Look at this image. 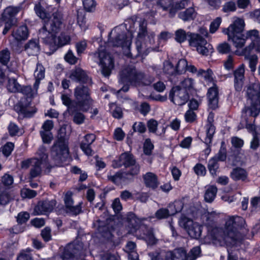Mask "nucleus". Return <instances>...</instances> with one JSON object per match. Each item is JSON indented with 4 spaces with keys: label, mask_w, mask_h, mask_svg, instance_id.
I'll return each mask as SVG.
<instances>
[{
    "label": "nucleus",
    "mask_w": 260,
    "mask_h": 260,
    "mask_svg": "<svg viewBox=\"0 0 260 260\" xmlns=\"http://www.w3.org/2000/svg\"><path fill=\"white\" fill-rule=\"evenodd\" d=\"M143 238L145 239L148 244L153 245L157 242V240L151 230H148L147 233L144 234V237Z\"/></svg>",
    "instance_id": "61"
},
{
    "label": "nucleus",
    "mask_w": 260,
    "mask_h": 260,
    "mask_svg": "<svg viewBox=\"0 0 260 260\" xmlns=\"http://www.w3.org/2000/svg\"><path fill=\"white\" fill-rule=\"evenodd\" d=\"M183 208V204L180 201H175L170 203L168 206L170 216L174 215L176 213L180 212Z\"/></svg>",
    "instance_id": "46"
},
{
    "label": "nucleus",
    "mask_w": 260,
    "mask_h": 260,
    "mask_svg": "<svg viewBox=\"0 0 260 260\" xmlns=\"http://www.w3.org/2000/svg\"><path fill=\"white\" fill-rule=\"evenodd\" d=\"M154 36L153 32L148 34L146 22L143 20L140 24L139 31L135 43L137 51V53L135 55V57L141 56L143 58L152 51H159L158 47L153 46Z\"/></svg>",
    "instance_id": "4"
},
{
    "label": "nucleus",
    "mask_w": 260,
    "mask_h": 260,
    "mask_svg": "<svg viewBox=\"0 0 260 260\" xmlns=\"http://www.w3.org/2000/svg\"><path fill=\"white\" fill-rule=\"evenodd\" d=\"M154 149V145L150 139H147L144 142L143 145V152L146 155H150Z\"/></svg>",
    "instance_id": "58"
},
{
    "label": "nucleus",
    "mask_w": 260,
    "mask_h": 260,
    "mask_svg": "<svg viewBox=\"0 0 260 260\" xmlns=\"http://www.w3.org/2000/svg\"><path fill=\"white\" fill-rule=\"evenodd\" d=\"M180 226L187 232L188 235L192 238L198 239L202 233V226L197 222L184 215H182L179 220Z\"/></svg>",
    "instance_id": "13"
},
{
    "label": "nucleus",
    "mask_w": 260,
    "mask_h": 260,
    "mask_svg": "<svg viewBox=\"0 0 260 260\" xmlns=\"http://www.w3.org/2000/svg\"><path fill=\"white\" fill-rule=\"evenodd\" d=\"M245 221L243 217L232 216L226 219L223 228L214 230L218 233L215 238L221 240L228 247V260H237V251L245 250V244L240 231L245 228Z\"/></svg>",
    "instance_id": "1"
},
{
    "label": "nucleus",
    "mask_w": 260,
    "mask_h": 260,
    "mask_svg": "<svg viewBox=\"0 0 260 260\" xmlns=\"http://www.w3.org/2000/svg\"><path fill=\"white\" fill-rule=\"evenodd\" d=\"M207 98L210 109L215 110L218 107V88L216 84L209 87Z\"/></svg>",
    "instance_id": "22"
},
{
    "label": "nucleus",
    "mask_w": 260,
    "mask_h": 260,
    "mask_svg": "<svg viewBox=\"0 0 260 260\" xmlns=\"http://www.w3.org/2000/svg\"><path fill=\"white\" fill-rule=\"evenodd\" d=\"M155 217L158 219L167 218L170 216V212L167 208H161L156 211L155 213Z\"/></svg>",
    "instance_id": "59"
},
{
    "label": "nucleus",
    "mask_w": 260,
    "mask_h": 260,
    "mask_svg": "<svg viewBox=\"0 0 260 260\" xmlns=\"http://www.w3.org/2000/svg\"><path fill=\"white\" fill-rule=\"evenodd\" d=\"M213 157H215L217 161H224L226 158V149L224 146V142H222L218 152Z\"/></svg>",
    "instance_id": "53"
},
{
    "label": "nucleus",
    "mask_w": 260,
    "mask_h": 260,
    "mask_svg": "<svg viewBox=\"0 0 260 260\" xmlns=\"http://www.w3.org/2000/svg\"><path fill=\"white\" fill-rule=\"evenodd\" d=\"M248 177V173L247 171L241 168L236 167L234 168L231 172V177L235 181L241 180L245 181Z\"/></svg>",
    "instance_id": "32"
},
{
    "label": "nucleus",
    "mask_w": 260,
    "mask_h": 260,
    "mask_svg": "<svg viewBox=\"0 0 260 260\" xmlns=\"http://www.w3.org/2000/svg\"><path fill=\"white\" fill-rule=\"evenodd\" d=\"M194 84L195 82L193 79L187 78L182 80L179 86L182 90L187 92L194 89Z\"/></svg>",
    "instance_id": "44"
},
{
    "label": "nucleus",
    "mask_w": 260,
    "mask_h": 260,
    "mask_svg": "<svg viewBox=\"0 0 260 260\" xmlns=\"http://www.w3.org/2000/svg\"><path fill=\"white\" fill-rule=\"evenodd\" d=\"M44 25L47 26V28L56 35L61 28L62 25V19L57 14H53L52 18L45 21Z\"/></svg>",
    "instance_id": "23"
},
{
    "label": "nucleus",
    "mask_w": 260,
    "mask_h": 260,
    "mask_svg": "<svg viewBox=\"0 0 260 260\" xmlns=\"http://www.w3.org/2000/svg\"><path fill=\"white\" fill-rule=\"evenodd\" d=\"M95 61H99L101 68L102 74L106 77H109L114 67V61L113 56L108 53L105 48L101 47L93 54Z\"/></svg>",
    "instance_id": "8"
},
{
    "label": "nucleus",
    "mask_w": 260,
    "mask_h": 260,
    "mask_svg": "<svg viewBox=\"0 0 260 260\" xmlns=\"http://www.w3.org/2000/svg\"><path fill=\"white\" fill-rule=\"evenodd\" d=\"M187 64V61L185 59L179 60L175 67L177 75L183 74L186 71Z\"/></svg>",
    "instance_id": "50"
},
{
    "label": "nucleus",
    "mask_w": 260,
    "mask_h": 260,
    "mask_svg": "<svg viewBox=\"0 0 260 260\" xmlns=\"http://www.w3.org/2000/svg\"><path fill=\"white\" fill-rule=\"evenodd\" d=\"M56 204L55 200L39 201L34 208V214L35 215H47L53 211Z\"/></svg>",
    "instance_id": "16"
},
{
    "label": "nucleus",
    "mask_w": 260,
    "mask_h": 260,
    "mask_svg": "<svg viewBox=\"0 0 260 260\" xmlns=\"http://www.w3.org/2000/svg\"><path fill=\"white\" fill-rule=\"evenodd\" d=\"M219 167V164L218 163V161L215 159V157H212L209 160L207 167L210 174L212 176H216Z\"/></svg>",
    "instance_id": "45"
},
{
    "label": "nucleus",
    "mask_w": 260,
    "mask_h": 260,
    "mask_svg": "<svg viewBox=\"0 0 260 260\" xmlns=\"http://www.w3.org/2000/svg\"><path fill=\"white\" fill-rule=\"evenodd\" d=\"M108 222L109 219L107 217L103 219H98L93 222V225L99 233L103 234L108 230Z\"/></svg>",
    "instance_id": "37"
},
{
    "label": "nucleus",
    "mask_w": 260,
    "mask_h": 260,
    "mask_svg": "<svg viewBox=\"0 0 260 260\" xmlns=\"http://www.w3.org/2000/svg\"><path fill=\"white\" fill-rule=\"evenodd\" d=\"M110 107L112 115L114 118L120 119L122 117L123 113L121 107L117 106L114 103L111 104Z\"/></svg>",
    "instance_id": "55"
},
{
    "label": "nucleus",
    "mask_w": 260,
    "mask_h": 260,
    "mask_svg": "<svg viewBox=\"0 0 260 260\" xmlns=\"http://www.w3.org/2000/svg\"><path fill=\"white\" fill-rule=\"evenodd\" d=\"M129 171L124 172L126 174V177L128 181L132 180L135 176H137L140 173V166L139 164L135 162V165H132Z\"/></svg>",
    "instance_id": "43"
},
{
    "label": "nucleus",
    "mask_w": 260,
    "mask_h": 260,
    "mask_svg": "<svg viewBox=\"0 0 260 260\" xmlns=\"http://www.w3.org/2000/svg\"><path fill=\"white\" fill-rule=\"evenodd\" d=\"M14 148V144L12 142L6 143L2 148L3 154L6 157L9 156L11 154Z\"/></svg>",
    "instance_id": "63"
},
{
    "label": "nucleus",
    "mask_w": 260,
    "mask_h": 260,
    "mask_svg": "<svg viewBox=\"0 0 260 260\" xmlns=\"http://www.w3.org/2000/svg\"><path fill=\"white\" fill-rule=\"evenodd\" d=\"M17 260H32L30 250L26 249V250L21 251L18 255Z\"/></svg>",
    "instance_id": "64"
},
{
    "label": "nucleus",
    "mask_w": 260,
    "mask_h": 260,
    "mask_svg": "<svg viewBox=\"0 0 260 260\" xmlns=\"http://www.w3.org/2000/svg\"><path fill=\"white\" fill-rule=\"evenodd\" d=\"M143 179L147 187L155 189L158 185L156 176L151 172H148L144 175Z\"/></svg>",
    "instance_id": "33"
},
{
    "label": "nucleus",
    "mask_w": 260,
    "mask_h": 260,
    "mask_svg": "<svg viewBox=\"0 0 260 260\" xmlns=\"http://www.w3.org/2000/svg\"><path fill=\"white\" fill-rule=\"evenodd\" d=\"M164 72L168 76L169 80L171 82H176L173 79V77L177 75L176 68L174 67L173 64L171 62L165 61L164 63Z\"/></svg>",
    "instance_id": "34"
},
{
    "label": "nucleus",
    "mask_w": 260,
    "mask_h": 260,
    "mask_svg": "<svg viewBox=\"0 0 260 260\" xmlns=\"http://www.w3.org/2000/svg\"><path fill=\"white\" fill-rule=\"evenodd\" d=\"M34 10L37 15L42 19H45L47 18L48 14L40 3L35 5Z\"/></svg>",
    "instance_id": "56"
},
{
    "label": "nucleus",
    "mask_w": 260,
    "mask_h": 260,
    "mask_svg": "<svg viewBox=\"0 0 260 260\" xmlns=\"http://www.w3.org/2000/svg\"><path fill=\"white\" fill-rule=\"evenodd\" d=\"M248 98L251 101L250 106L243 109V116L247 119V116L257 117L260 113V86L258 84L249 85L246 90Z\"/></svg>",
    "instance_id": "7"
},
{
    "label": "nucleus",
    "mask_w": 260,
    "mask_h": 260,
    "mask_svg": "<svg viewBox=\"0 0 260 260\" xmlns=\"http://www.w3.org/2000/svg\"><path fill=\"white\" fill-rule=\"evenodd\" d=\"M83 5L87 12H93L95 9L96 5L94 0H83Z\"/></svg>",
    "instance_id": "60"
},
{
    "label": "nucleus",
    "mask_w": 260,
    "mask_h": 260,
    "mask_svg": "<svg viewBox=\"0 0 260 260\" xmlns=\"http://www.w3.org/2000/svg\"><path fill=\"white\" fill-rule=\"evenodd\" d=\"M18 92L22 93L24 96L23 98H31L34 96L35 94H37V91H35L34 92L32 90L31 86H20V90H18Z\"/></svg>",
    "instance_id": "49"
},
{
    "label": "nucleus",
    "mask_w": 260,
    "mask_h": 260,
    "mask_svg": "<svg viewBox=\"0 0 260 260\" xmlns=\"http://www.w3.org/2000/svg\"><path fill=\"white\" fill-rule=\"evenodd\" d=\"M188 42L189 46L196 48L197 51L202 55L207 56L213 51L212 46L199 34L189 32Z\"/></svg>",
    "instance_id": "9"
},
{
    "label": "nucleus",
    "mask_w": 260,
    "mask_h": 260,
    "mask_svg": "<svg viewBox=\"0 0 260 260\" xmlns=\"http://www.w3.org/2000/svg\"><path fill=\"white\" fill-rule=\"evenodd\" d=\"M136 245L132 241L128 242L125 247V251L128 254L129 260H139L138 254L136 251Z\"/></svg>",
    "instance_id": "40"
},
{
    "label": "nucleus",
    "mask_w": 260,
    "mask_h": 260,
    "mask_svg": "<svg viewBox=\"0 0 260 260\" xmlns=\"http://www.w3.org/2000/svg\"><path fill=\"white\" fill-rule=\"evenodd\" d=\"M187 2L185 0L176 3L175 4L174 3L173 7L170 10V17H174L177 11L179 10L184 8Z\"/></svg>",
    "instance_id": "54"
},
{
    "label": "nucleus",
    "mask_w": 260,
    "mask_h": 260,
    "mask_svg": "<svg viewBox=\"0 0 260 260\" xmlns=\"http://www.w3.org/2000/svg\"><path fill=\"white\" fill-rule=\"evenodd\" d=\"M245 26L244 21L242 19L238 18L231 24L228 28L224 29L223 32L227 35L229 40H231L234 45L237 48H242L245 44V41L249 39L251 43L248 47L244 49V52L250 51L260 45L259 32L256 29H252L247 31L246 35L243 34Z\"/></svg>",
    "instance_id": "2"
},
{
    "label": "nucleus",
    "mask_w": 260,
    "mask_h": 260,
    "mask_svg": "<svg viewBox=\"0 0 260 260\" xmlns=\"http://www.w3.org/2000/svg\"><path fill=\"white\" fill-rule=\"evenodd\" d=\"M45 68L43 65L40 63H38L36 66V69L34 72V76L35 78V82L34 84V88L37 91L40 84V81L45 77Z\"/></svg>",
    "instance_id": "30"
},
{
    "label": "nucleus",
    "mask_w": 260,
    "mask_h": 260,
    "mask_svg": "<svg viewBox=\"0 0 260 260\" xmlns=\"http://www.w3.org/2000/svg\"><path fill=\"white\" fill-rule=\"evenodd\" d=\"M245 69L243 64L240 65L234 72V87L237 91L242 90L244 80Z\"/></svg>",
    "instance_id": "25"
},
{
    "label": "nucleus",
    "mask_w": 260,
    "mask_h": 260,
    "mask_svg": "<svg viewBox=\"0 0 260 260\" xmlns=\"http://www.w3.org/2000/svg\"><path fill=\"white\" fill-rule=\"evenodd\" d=\"M189 32H186L182 28L178 29L175 31V40L179 44H182L186 40L188 41Z\"/></svg>",
    "instance_id": "41"
},
{
    "label": "nucleus",
    "mask_w": 260,
    "mask_h": 260,
    "mask_svg": "<svg viewBox=\"0 0 260 260\" xmlns=\"http://www.w3.org/2000/svg\"><path fill=\"white\" fill-rule=\"evenodd\" d=\"M198 75H201L204 77V80L206 83V86H208L209 87L211 86H214L216 84L215 81L212 77V72L211 70L205 71L202 69H200L198 72Z\"/></svg>",
    "instance_id": "35"
},
{
    "label": "nucleus",
    "mask_w": 260,
    "mask_h": 260,
    "mask_svg": "<svg viewBox=\"0 0 260 260\" xmlns=\"http://www.w3.org/2000/svg\"><path fill=\"white\" fill-rule=\"evenodd\" d=\"M38 36L39 39H41L44 44L50 47H54V44H55L56 35L50 31L47 26L44 24L43 26L39 30Z\"/></svg>",
    "instance_id": "21"
},
{
    "label": "nucleus",
    "mask_w": 260,
    "mask_h": 260,
    "mask_svg": "<svg viewBox=\"0 0 260 260\" xmlns=\"http://www.w3.org/2000/svg\"><path fill=\"white\" fill-rule=\"evenodd\" d=\"M37 154V157L27 159L22 161L21 163V167L23 168L26 169L29 166L31 167L29 172L30 178H34L40 175L42 168H49L46 148L43 146H41Z\"/></svg>",
    "instance_id": "6"
},
{
    "label": "nucleus",
    "mask_w": 260,
    "mask_h": 260,
    "mask_svg": "<svg viewBox=\"0 0 260 260\" xmlns=\"http://www.w3.org/2000/svg\"><path fill=\"white\" fill-rule=\"evenodd\" d=\"M74 96L80 110L87 111L93 102L89 88L87 86L78 85L74 89Z\"/></svg>",
    "instance_id": "10"
},
{
    "label": "nucleus",
    "mask_w": 260,
    "mask_h": 260,
    "mask_svg": "<svg viewBox=\"0 0 260 260\" xmlns=\"http://www.w3.org/2000/svg\"><path fill=\"white\" fill-rule=\"evenodd\" d=\"M66 131L65 127L60 128L58 132V139L52 147V155L59 166H62L70 159L69 138L66 136Z\"/></svg>",
    "instance_id": "5"
},
{
    "label": "nucleus",
    "mask_w": 260,
    "mask_h": 260,
    "mask_svg": "<svg viewBox=\"0 0 260 260\" xmlns=\"http://www.w3.org/2000/svg\"><path fill=\"white\" fill-rule=\"evenodd\" d=\"M31 100L30 98H21L20 101L15 105L14 109L19 114L24 117H30L32 116L36 110L31 109Z\"/></svg>",
    "instance_id": "15"
},
{
    "label": "nucleus",
    "mask_w": 260,
    "mask_h": 260,
    "mask_svg": "<svg viewBox=\"0 0 260 260\" xmlns=\"http://www.w3.org/2000/svg\"><path fill=\"white\" fill-rule=\"evenodd\" d=\"M200 247H193L188 254L182 248L175 249L173 251H169L166 256V260H196L201 255Z\"/></svg>",
    "instance_id": "11"
},
{
    "label": "nucleus",
    "mask_w": 260,
    "mask_h": 260,
    "mask_svg": "<svg viewBox=\"0 0 260 260\" xmlns=\"http://www.w3.org/2000/svg\"><path fill=\"white\" fill-rule=\"evenodd\" d=\"M10 52L7 48L0 51V62L2 64L7 66L10 61Z\"/></svg>",
    "instance_id": "51"
},
{
    "label": "nucleus",
    "mask_w": 260,
    "mask_h": 260,
    "mask_svg": "<svg viewBox=\"0 0 260 260\" xmlns=\"http://www.w3.org/2000/svg\"><path fill=\"white\" fill-rule=\"evenodd\" d=\"M72 81L82 84H92V80L86 73L80 68L72 70L69 75Z\"/></svg>",
    "instance_id": "19"
},
{
    "label": "nucleus",
    "mask_w": 260,
    "mask_h": 260,
    "mask_svg": "<svg viewBox=\"0 0 260 260\" xmlns=\"http://www.w3.org/2000/svg\"><path fill=\"white\" fill-rule=\"evenodd\" d=\"M153 77L147 78L144 72L137 70L133 66H128L122 69L119 73V82L123 84L119 92H127L129 86H146L150 85L153 81Z\"/></svg>",
    "instance_id": "3"
},
{
    "label": "nucleus",
    "mask_w": 260,
    "mask_h": 260,
    "mask_svg": "<svg viewBox=\"0 0 260 260\" xmlns=\"http://www.w3.org/2000/svg\"><path fill=\"white\" fill-rule=\"evenodd\" d=\"M246 58L249 60V67L251 72H254L256 69V64L258 62V57L255 54L246 56Z\"/></svg>",
    "instance_id": "57"
},
{
    "label": "nucleus",
    "mask_w": 260,
    "mask_h": 260,
    "mask_svg": "<svg viewBox=\"0 0 260 260\" xmlns=\"http://www.w3.org/2000/svg\"><path fill=\"white\" fill-rule=\"evenodd\" d=\"M109 41L113 46L121 47L129 50L132 44V38L127 37L125 32L122 31L120 26H116L109 34Z\"/></svg>",
    "instance_id": "12"
},
{
    "label": "nucleus",
    "mask_w": 260,
    "mask_h": 260,
    "mask_svg": "<svg viewBox=\"0 0 260 260\" xmlns=\"http://www.w3.org/2000/svg\"><path fill=\"white\" fill-rule=\"evenodd\" d=\"M20 86L16 79L12 78L9 79L7 88L11 92H18Z\"/></svg>",
    "instance_id": "48"
},
{
    "label": "nucleus",
    "mask_w": 260,
    "mask_h": 260,
    "mask_svg": "<svg viewBox=\"0 0 260 260\" xmlns=\"http://www.w3.org/2000/svg\"><path fill=\"white\" fill-rule=\"evenodd\" d=\"M126 174L124 172H118L114 175L108 176V179L116 185L128 181Z\"/></svg>",
    "instance_id": "39"
},
{
    "label": "nucleus",
    "mask_w": 260,
    "mask_h": 260,
    "mask_svg": "<svg viewBox=\"0 0 260 260\" xmlns=\"http://www.w3.org/2000/svg\"><path fill=\"white\" fill-rule=\"evenodd\" d=\"M242 119L243 120H244L245 122V125L246 128L248 129V132L250 133H252V135H253L254 134H256L255 132V126L253 124H252L250 122L251 121L254 122L255 120H252V118H255L256 117L252 116H247V119L246 118H245L243 116V111H242V115H241Z\"/></svg>",
    "instance_id": "47"
},
{
    "label": "nucleus",
    "mask_w": 260,
    "mask_h": 260,
    "mask_svg": "<svg viewBox=\"0 0 260 260\" xmlns=\"http://www.w3.org/2000/svg\"><path fill=\"white\" fill-rule=\"evenodd\" d=\"M217 192V188L215 186L210 185L207 187L204 194V200L207 202L211 203L215 199Z\"/></svg>",
    "instance_id": "38"
},
{
    "label": "nucleus",
    "mask_w": 260,
    "mask_h": 260,
    "mask_svg": "<svg viewBox=\"0 0 260 260\" xmlns=\"http://www.w3.org/2000/svg\"><path fill=\"white\" fill-rule=\"evenodd\" d=\"M214 113L210 112L207 118V124L205 125L206 134L207 135V139L206 142L210 143L211 141V138L213 137L215 132V127L213 124L214 121Z\"/></svg>",
    "instance_id": "29"
},
{
    "label": "nucleus",
    "mask_w": 260,
    "mask_h": 260,
    "mask_svg": "<svg viewBox=\"0 0 260 260\" xmlns=\"http://www.w3.org/2000/svg\"><path fill=\"white\" fill-rule=\"evenodd\" d=\"M13 37L17 41L26 40L28 36V30L26 25H22L13 30Z\"/></svg>",
    "instance_id": "31"
},
{
    "label": "nucleus",
    "mask_w": 260,
    "mask_h": 260,
    "mask_svg": "<svg viewBox=\"0 0 260 260\" xmlns=\"http://www.w3.org/2000/svg\"><path fill=\"white\" fill-rule=\"evenodd\" d=\"M53 127L54 123L51 120H46L42 124L40 134L44 143L50 144L53 140L51 130Z\"/></svg>",
    "instance_id": "20"
},
{
    "label": "nucleus",
    "mask_w": 260,
    "mask_h": 260,
    "mask_svg": "<svg viewBox=\"0 0 260 260\" xmlns=\"http://www.w3.org/2000/svg\"><path fill=\"white\" fill-rule=\"evenodd\" d=\"M189 95L187 92L182 90L179 86L173 87L169 93V99L175 105L182 106L189 100Z\"/></svg>",
    "instance_id": "14"
},
{
    "label": "nucleus",
    "mask_w": 260,
    "mask_h": 260,
    "mask_svg": "<svg viewBox=\"0 0 260 260\" xmlns=\"http://www.w3.org/2000/svg\"><path fill=\"white\" fill-rule=\"evenodd\" d=\"M95 135L93 134H88L84 136L83 140L80 144V148L86 155L88 156L92 155L93 151L91 149V145L95 141Z\"/></svg>",
    "instance_id": "26"
},
{
    "label": "nucleus",
    "mask_w": 260,
    "mask_h": 260,
    "mask_svg": "<svg viewBox=\"0 0 260 260\" xmlns=\"http://www.w3.org/2000/svg\"><path fill=\"white\" fill-rule=\"evenodd\" d=\"M196 12L192 7H190L178 14V17L184 21H189L194 19Z\"/></svg>",
    "instance_id": "36"
},
{
    "label": "nucleus",
    "mask_w": 260,
    "mask_h": 260,
    "mask_svg": "<svg viewBox=\"0 0 260 260\" xmlns=\"http://www.w3.org/2000/svg\"><path fill=\"white\" fill-rule=\"evenodd\" d=\"M126 219L128 222L127 226L129 229L128 232L132 234H135L139 228L140 220L137 218L135 214L132 212L127 214Z\"/></svg>",
    "instance_id": "28"
},
{
    "label": "nucleus",
    "mask_w": 260,
    "mask_h": 260,
    "mask_svg": "<svg viewBox=\"0 0 260 260\" xmlns=\"http://www.w3.org/2000/svg\"><path fill=\"white\" fill-rule=\"evenodd\" d=\"M71 37L69 35L64 32H61L60 35L56 38L55 37V44L54 47H61L70 43Z\"/></svg>",
    "instance_id": "42"
},
{
    "label": "nucleus",
    "mask_w": 260,
    "mask_h": 260,
    "mask_svg": "<svg viewBox=\"0 0 260 260\" xmlns=\"http://www.w3.org/2000/svg\"><path fill=\"white\" fill-rule=\"evenodd\" d=\"M21 10L20 6H9L4 11L2 17L3 21H8L15 23L17 22L16 15Z\"/></svg>",
    "instance_id": "24"
},
{
    "label": "nucleus",
    "mask_w": 260,
    "mask_h": 260,
    "mask_svg": "<svg viewBox=\"0 0 260 260\" xmlns=\"http://www.w3.org/2000/svg\"><path fill=\"white\" fill-rule=\"evenodd\" d=\"M157 3L163 10H168L170 15V10L173 7L174 0H159Z\"/></svg>",
    "instance_id": "52"
},
{
    "label": "nucleus",
    "mask_w": 260,
    "mask_h": 260,
    "mask_svg": "<svg viewBox=\"0 0 260 260\" xmlns=\"http://www.w3.org/2000/svg\"><path fill=\"white\" fill-rule=\"evenodd\" d=\"M40 50L38 39L30 40L24 46V50L29 56L37 55Z\"/></svg>",
    "instance_id": "27"
},
{
    "label": "nucleus",
    "mask_w": 260,
    "mask_h": 260,
    "mask_svg": "<svg viewBox=\"0 0 260 260\" xmlns=\"http://www.w3.org/2000/svg\"><path fill=\"white\" fill-rule=\"evenodd\" d=\"M136 162V159L131 153L125 152L112 161V166L114 168H120L122 166L128 168L132 165H135Z\"/></svg>",
    "instance_id": "17"
},
{
    "label": "nucleus",
    "mask_w": 260,
    "mask_h": 260,
    "mask_svg": "<svg viewBox=\"0 0 260 260\" xmlns=\"http://www.w3.org/2000/svg\"><path fill=\"white\" fill-rule=\"evenodd\" d=\"M37 195L36 191L29 188H23L21 190V196L23 198L32 199Z\"/></svg>",
    "instance_id": "62"
},
{
    "label": "nucleus",
    "mask_w": 260,
    "mask_h": 260,
    "mask_svg": "<svg viewBox=\"0 0 260 260\" xmlns=\"http://www.w3.org/2000/svg\"><path fill=\"white\" fill-rule=\"evenodd\" d=\"M72 196L73 192L71 191H68L65 193L63 199L65 207L67 213L73 215H77L82 211L81 205L82 203L79 202L77 205L74 206V201Z\"/></svg>",
    "instance_id": "18"
}]
</instances>
